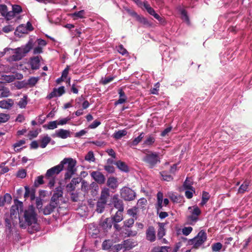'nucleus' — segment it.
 <instances>
[{
    "mask_svg": "<svg viewBox=\"0 0 252 252\" xmlns=\"http://www.w3.org/2000/svg\"><path fill=\"white\" fill-rule=\"evenodd\" d=\"M9 115L7 114L0 113V124L5 123L9 119Z\"/></svg>",
    "mask_w": 252,
    "mask_h": 252,
    "instance_id": "49",
    "label": "nucleus"
},
{
    "mask_svg": "<svg viewBox=\"0 0 252 252\" xmlns=\"http://www.w3.org/2000/svg\"><path fill=\"white\" fill-rule=\"evenodd\" d=\"M146 239L151 242L156 240V232L153 226H149L146 231Z\"/></svg>",
    "mask_w": 252,
    "mask_h": 252,
    "instance_id": "15",
    "label": "nucleus"
},
{
    "mask_svg": "<svg viewBox=\"0 0 252 252\" xmlns=\"http://www.w3.org/2000/svg\"><path fill=\"white\" fill-rule=\"evenodd\" d=\"M60 164L63 165V168H64L66 171L75 173L76 171L75 168L76 161L73 158H64Z\"/></svg>",
    "mask_w": 252,
    "mask_h": 252,
    "instance_id": "7",
    "label": "nucleus"
},
{
    "mask_svg": "<svg viewBox=\"0 0 252 252\" xmlns=\"http://www.w3.org/2000/svg\"><path fill=\"white\" fill-rule=\"evenodd\" d=\"M117 51L119 53L123 55L127 54L126 50L123 47L122 45H120L117 47Z\"/></svg>",
    "mask_w": 252,
    "mask_h": 252,
    "instance_id": "57",
    "label": "nucleus"
},
{
    "mask_svg": "<svg viewBox=\"0 0 252 252\" xmlns=\"http://www.w3.org/2000/svg\"><path fill=\"white\" fill-rule=\"evenodd\" d=\"M15 78V77L13 75H3L1 76V79L8 83L14 81Z\"/></svg>",
    "mask_w": 252,
    "mask_h": 252,
    "instance_id": "39",
    "label": "nucleus"
},
{
    "mask_svg": "<svg viewBox=\"0 0 252 252\" xmlns=\"http://www.w3.org/2000/svg\"><path fill=\"white\" fill-rule=\"evenodd\" d=\"M55 204L56 203H54L50 201L49 204L45 206L43 209L44 215H48L53 212L54 210L58 207Z\"/></svg>",
    "mask_w": 252,
    "mask_h": 252,
    "instance_id": "18",
    "label": "nucleus"
},
{
    "mask_svg": "<svg viewBox=\"0 0 252 252\" xmlns=\"http://www.w3.org/2000/svg\"><path fill=\"white\" fill-rule=\"evenodd\" d=\"M249 186V182L245 181L239 187L238 189V192L241 193H244L246 191Z\"/></svg>",
    "mask_w": 252,
    "mask_h": 252,
    "instance_id": "40",
    "label": "nucleus"
},
{
    "mask_svg": "<svg viewBox=\"0 0 252 252\" xmlns=\"http://www.w3.org/2000/svg\"><path fill=\"white\" fill-rule=\"evenodd\" d=\"M200 214L201 211L200 209L197 206H193L192 210L191 211V214L198 217Z\"/></svg>",
    "mask_w": 252,
    "mask_h": 252,
    "instance_id": "58",
    "label": "nucleus"
},
{
    "mask_svg": "<svg viewBox=\"0 0 252 252\" xmlns=\"http://www.w3.org/2000/svg\"><path fill=\"white\" fill-rule=\"evenodd\" d=\"M23 208V203L21 201H20L18 200L14 201V204L13 205L10 210V218L12 220H13L14 218L19 219V214L20 211H23L22 210Z\"/></svg>",
    "mask_w": 252,
    "mask_h": 252,
    "instance_id": "6",
    "label": "nucleus"
},
{
    "mask_svg": "<svg viewBox=\"0 0 252 252\" xmlns=\"http://www.w3.org/2000/svg\"><path fill=\"white\" fill-rule=\"evenodd\" d=\"M210 195L208 192L206 191H203L202 193V199L200 203L201 206L205 205L210 198Z\"/></svg>",
    "mask_w": 252,
    "mask_h": 252,
    "instance_id": "37",
    "label": "nucleus"
},
{
    "mask_svg": "<svg viewBox=\"0 0 252 252\" xmlns=\"http://www.w3.org/2000/svg\"><path fill=\"white\" fill-rule=\"evenodd\" d=\"M222 244L220 242L214 243L212 245L213 252H218L222 248Z\"/></svg>",
    "mask_w": 252,
    "mask_h": 252,
    "instance_id": "47",
    "label": "nucleus"
},
{
    "mask_svg": "<svg viewBox=\"0 0 252 252\" xmlns=\"http://www.w3.org/2000/svg\"><path fill=\"white\" fill-rule=\"evenodd\" d=\"M198 220V217L191 214V215L188 216V220L189 223L193 224L195 223Z\"/></svg>",
    "mask_w": 252,
    "mask_h": 252,
    "instance_id": "51",
    "label": "nucleus"
},
{
    "mask_svg": "<svg viewBox=\"0 0 252 252\" xmlns=\"http://www.w3.org/2000/svg\"><path fill=\"white\" fill-rule=\"evenodd\" d=\"M54 137H58L62 139H66L70 136V131L69 130L59 129L56 130L55 133L52 135Z\"/></svg>",
    "mask_w": 252,
    "mask_h": 252,
    "instance_id": "13",
    "label": "nucleus"
},
{
    "mask_svg": "<svg viewBox=\"0 0 252 252\" xmlns=\"http://www.w3.org/2000/svg\"><path fill=\"white\" fill-rule=\"evenodd\" d=\"M104 169L109 173H112L115 171V168L114 166L110 165H105L104 166Z\"/></svg>",
    "mask_w": 252,
    "mask_h": 252,
    "instance_id": "61",
    "label": "nucleus"
},
{
    "mask_svg": "<svg viewBox=\"0 0 252 252\" xmlns=\"http://www.w3.org/2000/svg\"><path fill=\"white\" fill-rule=\"evenodd\" d=\"M85 12L84 10H80L78 12H74L72 14V17L75 19L78 18H83L84 16Z\"/></svg>",
    "mask_w": 252,
    "mask_h": 252,
    "instance_id": "44",
    "label": "nucleus"
},
{
    "mask_svg": "<svg viewBox=\"0 0 252 252\" xmlns=\"http://www.w3.org/2000/svg\"><path fill=\"white\" fill-rule=\"evenodd\" d=\"M33 29L30 22H28L26 25L22 24L18 26L16 30L15 34L20 36V33H28L29 32Z\"/></svg>",
    "mask_w": 252,
    "mask_h": 252,
    "instance_id": "9",
    "label": "nucleus"
},
{
    "mask_svg": "<svg viewBox=\"0 0 252 252\" xmlns=\"http://www.w3.org/2000/svg\"><path fill=\"white\" fill-rule=\"evenodd\" d=\"M111 203L114 207L118 209V211H124V207L123 201L119 198L118 194L114 195L111 198Z\"/></svg>",
    "mask_w": 252,
    "mask_h": 252,
    "instance_id": "11",
    "label": "nucleus"
},
{
    "mask_svg": "<svg viewBox=\"0 0 252 252\" xmlns=\"http://www.w3.org/2000/svg\"><path fill=\"white\" fill-rule=\"evenodd\" d=\"M19 221L20 226L23 228L28 227V231L30 233H33L39 229L37 214L33 206H30L23 211L20 212Z\"/></svg>",
    "mask_w": 252,
    "mask_h": 252,
    "instance_id": "1",
    "label": "nucleus"
},
{
    "mask_svg": "<svg viewBox=\"0 0 252 252\" xmlns=\"http://www.w3.org/2000/svg\"><path fill=\"white\" fill-rule=\"evenodd\" d=\"M38 80V79L37 78L32 77L28 80V83L30 85L34 86V85H35L36 84Z\"/></svg>",
    "mask_w": 252,
    "mask_h": 252,
    "instance_id": "64",
    "label": "nucleus"
},
{
    "mask_svg": "<svg viewBox=\"0 0 252 252\" xmlns=\"http://www.w3.org/2000/svg\"><path fill=\"white\" fill-rule=\"evenodd\" d=\"M183 187L185 189H194L192 186V182L190 181L188 177L184 182Z\"/></svg>",
    "mask_w": 252,
    "mask_h": 252,
    "instance_id": "41",
    "label": "nucleus"
},
{
    "mask_svg": "<svg viewBox=\"0 0 252 252\" xmlns=\"http://www.w3.org/2000/svg\"><path fill=\"white\" fill-rule=\"evenodd\" d=\"M113 223L112 219L111 218H108L102 222L101 225L104 229L107 231L112 227Z\"/></svg>",
    "mask_w": 252,
    "mask_h": 252,
    "instance_id": "24",
    "label": "nucleus"
},
{
    "mask_svg": "<svg viewBox=\"0 0 252 252\" xmlns=\"http://www.w3.org/2000/svg\"><path fill=\"white\" fill-rule=\"evenodd\" d=\"M157 201L155 205L157 214L160 219H164L168 216V214L166 212L160 211L162 209V198L163 193L161 192H158L157 195Z\"/></svg>",
    "mask_w": 252,
    "mask_h": 252,
    "instance_id": "4",
    "label": "nucleus"
},
{
    "mask_svg": "<svg viewBox=\"0 0 252 252\" xmlns=\"http://www.w3.org/2000/svg\"><path fill=\"white\" fill-rule=\"evenodd\" d=\"M123 211H117L114 215L110 217L114 222H120L123 220Z\"/></svg>",
    "mask_w": 252,
    "mask_h": 252,
    "instance_id": "23",
    "label": "nucleus"
},
{
    "mask_svg": "<svg viewBox=\"0 0 252 252\" xmlns=\"http://www.w3.org/2000/svg\"><path fill=\"white\" fill-rule=\"evenodd\" d=\"M63 188L61 186L56 188L54 190V193L51 198L50 201L54 203H56V205L59 206L60 205V200L63 197Z\"/></svg>",
    "mask_w": 252,
    "mask_h": 252,
    "instance_id": "8",
    "label": "nucleus"
},
{
    "mask_svg": "<svg viewBox=\"0 0 252 252\" xmlns=\"http://www.w3.org/2000/svg\"><path fill=\"white\" fill-rule=\"evenodd\" d=\"M58 125L57 121H51L48 124L47 128L48 129H54L57 127Z\"/></svg>",
    "mask_w": 252,
    "mask_h": 252,
    "instance_id": "50",
    "label": "nucleus"
},
{
    "mask_svg": "<svg viewBox=\"0 0 252 252\" xmlns=\"http://www.w3.org/2000/svg\"><path fill=\"white\" fill-rule=\"evenodd\" d=\"M106 203L98 201L96 204V208L95 211L98 213H102L104 209Z\"/></svg>",
    "mask_w": 252,
    "mask_h": 252,
    "instance_id": "33",
    "label": "nucleus"
},
{
    "mask_svg": "<svg viewBox=\"0 0 252 252\" xmlns=\"http://www.w3.org/2000/svg\"><path fill=\"white\" fill-rule=\"evenodd\" d=\"M43 177L42 176H39L37 177L36 180L34 181V184L35 186H38L40 185L43 184Z\"/></svg>",
    "mask_w": 252,
    "mask_h": 252,
    "instance_id": "56",
    "label": "nucleus"
},
{
    "mask_svg": "<svg viewBox=\"0 0 252 252\" xmlns=\"http://www.w3.org/2000/svg\"><path fill=\"white\" fill-rule=\"evenodd\" d=\"M206 240V233L204 230H201L195 237L189 240L188 244L192 245L193 248L198 249Z\"/></svg>",
    "mask_w": 252,
    "mask_h": 252,
    "instance_id": "3",
    "label": "nucleus"
},
{
    "mask_svg": "<svg viewBox=\"0 0 252 252\" xmlns=\"http://www.w3.org/2000/svg\"><path fill=\"white\" fill-rule=\"evenodd\" d=\"M63 169V165L62 164H59L56 166H55L47 171L45 175L46 178H50V177L53 178V176L55 174H58Z\"/></svg>",
    "mask_w": 252,
    "mask_h": 252,
    "instance_id": "10",
    "label": "nucleus"
},
{
    "mask_svg": "<svg viewBox=\"0 0 252 252\" xmlns=\"http://www.w3.org/2000/svg\"><path fill=\"white\" fill-rule=\"evenodd\" d=\"M120 194L121 197L126 201L133 200L136 196L134 191L127 187H124L121 189Z\"/></svg>",
    "mask_w": 252,
    "mask_h": 252,
    "instance_id": "5",
    "label": "nucleus"
},
{
    "mask_svg": "<svg viewBox=\"0 0 252 252\" xmlns=\"http://www.w3.org/2000/svg\"><path fill=\"white\" fill-rule=\"evenodd\" d=\"M195 192V189H186L185 191V195L188 199H190L193 196V193Z\"/></svg>",
    "mask_w": 252,
    "mask_h": 252,
    "instance_id": "52",
    "label": "nucleus"
},
{
    "mask_svg": "<svg viewBox=\"0 0 252 252\" xmlns=\"http://www.w3.org/2000/svg\"><path fill=\"white\" fill-rule=\"evenodd\" d=\"M161 175L163 180L164 181L169 182L172 181L173 179V177L165 171L161 172Z\"/></svg>",
    "mask_w": 252,
    "mask_h": 252,
    "instance_id": "43",
    "label": "nucleus"
},
{
    "mask_svg": "<svg viewBox=\"0 0 252 252\" xmlns=\"http://www.w3.org/2000/svg\"><path fill=\"white\" fill-rule=\"evenodd\" d=\"M114 77L111 76L102 77L100 80V83L103 85H106L112 81Z\"/></svg>",
    "mask_w": 252,
    "mask_h": 252,
    "instance_id": "45",
    "label": "nucleus"
},
{
    "mask_svg": "<svg viewBox=\"0 0 252 252\" xmlns=\"http://www.w3.org/2000/svg\"><path fill=\"white\" fill-rule=\"evenodd\" d=\"M107 185L112 189H116L118 186L117 178L115 177L109 178L107 181Z\"/></svg>",
    "mask_w": 252,
    "mask_h": 252,
    "instance_id": "22",
    "label": "nucleus"
},
{
    "mask_svg": "<svg viewBox=\"0 0 252 252\" xmlns=\"http://www.w3.org/2000/svg\"><path fill=\"white\" fill-rule=\"evenodd\" d=\"M127 134V131L126 129L119 130L113 134V137L116 139H120Z\"/></svg>",
    "mask_w": 252,
    "mask_h": 252,
    "instance_id": "30",
    "label": "nucleus"
},
{
    "mask_svg": "<svg viewBox=\"0 0 252 252\" xmlns=\"http://www.w3.org/2000/svg\"><path fill=\"white\" fill-rule=\"evenodd\" d=\"M122 243L124 245V251L129 250L137 245L136 241L131 239L124 240Z\"/></svg>",
    "mask_w": 252,
    "mask_h": 252,
    "instance_id": "17",
    "label": "nucleus"
},
{
    "mask_svg": "<svg viewBox=\"0 0 252 252\" xmlns=\"http://www.w3.org/2000/svg\"><path fill=\"white\" fill-rule=\"evenodd\" d=\"M101 123L100 121L95 120L92 124L89 125V128L91 129H94L98 126L100 125Z\"/></svg>",
    "mask_w": 252,
    "mask_h": 252,
    "instance_id": "60",
    "label": "nucleus"
},
{
    "mask_svg": "<svg viewBox=\"0 0 252 252\" xmlns=\"http://www.w3.org/2000/svg\"><path fill=\"white\" fill-rule=\"evenodd\" d=\"M14 29V28L12 26L8 25V26L4 27L2 29V31L5 33H8L11 31H13Z\"/></svg>",
    "mask_w": 252,
    "mask_h": 252,
    "instance_id": "62",
    "label": "nucleus"
},
{
    "mask_svg": "<svg viewBox=\"0 0 252 252\" xmlns=\"http://www.w3.org/2000/svg\"><path fill=\"white\" fill-rule=\"evenodd\" d=\"M113 252H118L120 250H124V247L123 243L113 246L112 248Z\"/></svg>",
    "mask_w": 252,
    "mask_h": 252,
    "instance_id": "48",
    "label": "nucleus"
},
{
    "mask_svg": "<svg viewBox=\"0 0 252 252\" xmlns=\"http://www.w3.org/2000/svg\"><path fill=\"white\" fill-rule=\"evenodd\" d=\"M51 140V138L47 134L43 135L38 140V142L40 144L39 147L41 148H45L47 145L50 143Z\"/></svg>",
    "mask_w": 252,
    "mask_h": 252,
    "instance_id": "20",
    "label": "nucleus"
},
{
    "mask_svg": "<svg viewBox=\"0 0 252 252\" xmlns=\"http://www.w3.org/2000/svg\"><path fill=\"white\" fill-rule=\"evenodd\" d=\"M155 141V138L154 136L149 135L143 143L144 146H151L153 145Z\"/></svg>",
    "mask_w": 252,
    "mask_h": 252,
    "instance_id": "35",
    "label": "nucleus"
},
{
    "mask_svg": "<svg viewBox=\"0 0 252 252\" xmlns=\"http://www.w3.org/2000/svg\"><path fill=\"white\" fill-rule=\"evenodd\" d=\"M26 141L24 139L20 140L13 145V149L15 152H18L22 149V146L25 144Z\"/></svg>",
    "mask_w": 252,
    "mask_h": 252,
    "instance_id": "28",
    "label": "nucleus"
},
{
    "mask_svg": "<svg viewBox=\"0 0 252 252\" xmlns=\"http://www.w3.org/2000/svg\"><path fill=\"white\" fill-rule=\"evenodd\" d=\"M42 59L41 56H36L32 58L30 60V64L31 68L33 70H36L40 66V60Z\"/></svg>",
    "mask_w": 252,
    "mask_h": 252,
    "instance_id": "16",
    "label": "nucleus"
},
{
    "mask_svg": "<svg viewBox=\"0 0 252 252\" xmlns=\"http://www.w3.org/2000/svg\"><path fill=\"white\" fill-rule=\"evenodd\" d=\"M144 160L151 165V168H152L158 162H160L158 158H144Z\"/></svg>",
    "mask_w": 252,
    "mask_h": 252,
    "instance_id": "42",
    "label": "nucleus"
},
{
    "mask_svg": "<svg viewBox=\"0 0 252 252\" xmlns=\"http://www.w3.org/2000/svg\"><path fill=\"white\" fill-rule=\"evenodd\" d=\"M144 8L147 10L149 14L154 17L158 14L156 13L155 10L151 7L148 1H146L144 4Z\"/></svg>",
    "mask_w": 252,
    "mask_h": 252,
    "instance_id": "32",
    "label": "nucleus"
},
{
    "mask_svg": "<svg viewBox=\"0 0 252 252\" xmlns=\"http://www.w3.org/2000/svg\"><path fill=\"white\" fill-rule=\"evenodd\" d=\"M118 94H119V98L115 102L116 105L125 103L127 99L125 92L122 89L119 90Z\"/></svg>",
    "mask_w": 252,
    "mask_h": 252,
    "instance_id": "21",
    "label": "nucleus"
},
{
    "mask_svg": "<svg viewBox=\"0 0 252 252\" xmlns=\"http://www.w3.org/2000/svg\"><path fill=\"white\" fill-rule=\"evenodd\" d=\"M144 133L141 132L139 135L135 138L132 141L130 142L129 144L130 147H133L137 145L144 137Z\"/></svg>",
    "mask_w": 252,
    "mask_h": 252,
    "instance_id": "25",
    "label": "nucleus"
},
{
    "mask_svg": "<svg viewBox=\"0 0 252 252\" xmlns=\"http://www.w3.org/2000/svg\"><path fill=\"white\" fill-rule=\"evenodd\" d=\"M109 196V190L108 189H103L101 192V195L99 201L106 203L107 198Z\"/></svg>",
    "mask_w": 252,
    "mask_h": 252,
    "instance_id": "27",
    "label": "nucleus"
},
{
    "mask_svg": "<svg viewBox=\"0 0 252 252\" xmlns=\"http://www.w3.org/2000/svg\"><path fill=\"white\" fill-rule=\"evenodd\" d=\"M192 228L191 226L184 227L182 229V233L185 236H188L192 231Z\"/></svg>",
    "mask_w": 252,
    "mask_h": 252,
    "instance_id": "53",
    "label": "nucleus"
},
{
    "mask_svg": "<svg viewBox=\"0 0 252 252\" xmlns=\"http://www.w3.org/2000/svg\"><path fill=\"white\" fill-rule=\"evenodd\" d=\"M5 226L6 231L8 232V235H10L12 232L13 227L11 223L10 220L9 219H5Z\"/></svg>",
    "mask_w": 252,
    "mask_h": 252,
    "instance_id": "38",
    "label": "nucleus"
},
{
    "mask_svg": "<svg viewBox=\"0 0 252 252\" xmlns=\"http://www.w3.org/2000/svg\"><path fill=\"white\" fill-rule=\"evenodd\" d=\"M12 10L17 14H19L22 11V7L18 5H13L12 6Z\"/></svg>",
    "mask_w": 252,
    "mask_h": 252,
    "instance_id": "55",
    "label": "nucleus"
},
{
    "mask_svg": "<svg viewBox=\"0 0 252 252\" xmlns=\"http://www.w3.org/2000/svg\"><path fill=\"white\" fill-rule=\"evenodd\" d=\"M14 104V101L12 99H7L0 101V107L2 109H9Z\"/></svg>",
    "mask_w": 252,
    "mask_h": 252,
    "instance_id": "19",
    "label": "nucleus"
},
{
    "mask_svg": "<svg viewBox=\"0 0 252 252\" xmlns=\"http://www.w3.org/2000/svg\"><path fill=\"white\" fill-rule=\"evenodd\" d=\"M32 41H29L25 46L18 47L14 49L10 48V52H9V53L12 55L8 58V61L12 62L20 60L31 50L32 48Z\"/></svg>",
    "mask_w": 252,
    "mask_h": 252,
    "instance_id": "2",
    "label": "nucleus"
},
{
    "mask_svg": "<svg viewBox=\"0 0 252 252\" xmlns=\"http://www.w3.org/2000/svg\"><path fill=\"white\" fill-rule=\"evenodd\" d=\"M94 180L99 184H102L105 181V176L99 171H93L91 174Z\"/></svg>",
    "mask_w": 252,
    "mask_h": 252,
    "instance_id": "14",
    "label": "nucleus"
},
{
    "mask_svg": "<svg viewBox=\"0 0 252 252\" xmlns=\"http://www.w3.org/2000/svg\"><path fill=\"white\" fill-rule=\"evenodd\" d=\"M1 94L0 96L3 97H6L10 95V92L8 89L7 88H3L2 90H1Z\"/></svg>",
    "mask_w": 252,
    "mask_h": 252,
    "instance_id": "54",
    "label": "nucleus"
},
{
    "mask_svg": "<svg viewBox=\"0 0 252 252\" xmlns=\"http://www.w3.org/2000/svg\"><path fill=\"white\" fill-rule=\"evenodd\" d=\"M179 11L181 15L182 19L187 24H189V20L188 16L187 11L183 8L179 7Z\"/></svg>",
    "mask_w": 252,
    "mask_h": 252,
    "instance_id": "29",
    "label": "nucleus"
},
{
    "mask_svg": "<svg viewBox=\"0 0 252 252\" xmlns=\"http://www.w3.org/2000/svg\"><path fill=\"white\" fill-rule=\"evenodd\" d=\"M28 96L25 95L23 98H21L19 101L18 102L17 105L19 108L23 109L25 108L28 104Z\"/></svg>",
    "mask_w": 252,
    "mask_h": 252,
    "instance_id": "31",
    "label": "nucleus"
},
{
    "mask_svg": "<svg viewBox=\"0 0 252 252\" xmlns=\"http://www.w3.org/2000/svg\"><path fill=\"white\" fill-rule=\"evenodd\" d=\"M134 223V219L133 218H130L129 219L126 220L123 222V227L126 229V228L131 227Z\"/></svg>",
    "mask_w": 252,
    "mask_h": 252,
    "instance_id": "34",
    "label": "nucleus"
},
{
    "mask_svg": "<svg viewBox=\"0 0 252 252\" xmlns=\"http://www.w3.org/2000/svg\"><path fill=\"white\" fill-rule=\"evenodd\" d=\"M2 198L3 199V201L4 203L5 202L9 203L12 199L10 194L8 193H6V194H5L4 195L3 197H2Z\"/></svg>",
    "mask_w": 252,
    "mask_h": 252,
    "instance_id": "63",
    "label": "nucleus"
},
{
    "mask_svg": "<svg viewBox=\"0 0 252 252\" xmlns=\"http://www.w3.org/2000/svg\"><path fill=\"white\" fill-rule=\"evenodd\" d=\"M113 246V241L111 240H105L103 241L102 244V248L103 250H108L110 249Z\"/></svg>",
    "mask_w": 252,
    "mask_h": 252,
    "instance_id": "36",
    "label": "nucleus"
},
{
    "mask_svg": "<svg viewBox=\"0 0 252 252\" xmlns=\"http://www.w3.org/2000/svg\"><path fill=\"white\" fill-rule=\"evenodd\" d=\"M117 167L121 171L127 172L128 171V168L126 164L120 160L116 161L114 163Z\"/></svg>",
    "mask_w": 252,
    "mask_h": 252,
    "instance_id": "26",
    "label": "nucleus"
},
{
    "mask_svg": "<svg viewBox=\"0 0 252 252\" xmlns=\"http://www.w3.org/2000/svg\"><path fill=\"white\" fill-rule=\"evenodd\" d=\"M26 176V172L24 169L20 170L17 173V177L21 179L25 178Z\"/></svg>",
    "mask_w": 252,
    "mask_h": 252,
    "instance_id": "59",
    "label": "nucleus"
},
{
    "mask_svg": "<svg viewBox=\"0 0 252 252\" xmlns=\"http://www.w3.org/2000/svg\"><path fill=\"white\" fill-rule=\"evenodd\" d=\"M65 93L64 87L61 86L58 88H54L53 91L50 93L46 97L48 99L53 97L61 96Z\"/></svg>",
    "mask_w": 252,
    "mask_h": 252,
    "instance_id": "12",
    "label": "nucleus"
},
{
    "mask_svg": "<svg viewBox=\"0 0 252 252\" xmlns=\"http://www.w3.org/2000/svg\"><path fill=\"white\" fill-rule=\"evenodd\" d=\"M127 214L132 217L134 219H137V212L136 208L129 209L127 211Z\"/></svg>",
    "mask_w": 252,
    "mask_h": 252,
    "instance_id": "46",
    "label": "nucleus"
}]
</instances>
